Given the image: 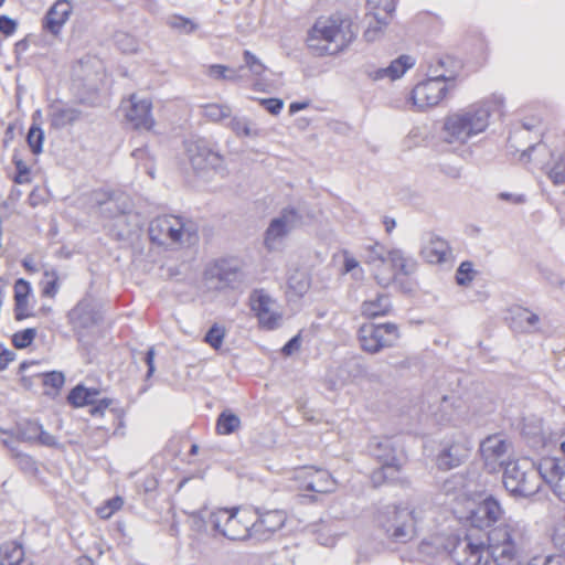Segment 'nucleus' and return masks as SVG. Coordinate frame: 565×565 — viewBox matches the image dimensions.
Wrapping results in <instances>:
<instances>
[{
    "mask_svg": "<svg viewBox=\"0 0 565 565\" xmlns=\"http://www.w3.org/2000/svg\"><path fill=\"white\" fill-rule=\"evenodd\" d=\"M457 486H459V488L461 489L462 481H461V478L454 476L452 478H450L444 482L443 490L446 494H450L454 490L457 489Z\"/></svg>",
    "mask_w": 565,
    "mask_h": 565,
    "instance_id": "bf43d9fd",
    "label": "nucleus"
},
{
    "mask_svg": "<svg viewBox=\"0 0 565 565\" xmlns=\"http://www.w3.org/2000/svg\"><path fill=\"white\" fill-rule=\"evenodd\" d=\"M297 479L303 480V489L317 493H330L337 488L333 477L323 469L305 468Z\"/></svg>",
    "mask_w": 565,
    "mask_h": 565,
    "instance_id": "412c9836",
    "label": "nucleus"
},
{
    "mask_svg": "<svg viewBox=\"0 0 565 565\" xmlns=\"http://www.w3.org/2000/svg\"><path fill=\"white\" fill-rule=\"evenodd\" d=\"M99 391L96 388H87L82 384L76 385L67 395V402L75 408L86 405H94Z\"/></svg>",
    "mask_w": 565,
    "mask_h": 565,
    "instance_id": "c85d7f7f",
    "label": "nucleus"
},
{
    "mask_svg": "<svg viewBox=\"0 0 565 565\" xmlns=\"http://www.w3.org/2000/svg\"><path fill=\"white\" fill-rule=\"evenodd\" d=\"M344 273H351L353 269L359 267V262L349 254V252L344 250Z\"/></svg>",
    "mask_w": 565,
    "mask_h": 565,
    "instance_id": "e2e57ef3",
    "label": "nucleus"
},
{
    "mask_svg": "<svg viewBox=\"0 0 565 565\" xmlns=\"http://www.w3.org/2000/svg\"><path fill=\"white\" fill-rule=\"evenodd\" d=\"M387 259V250L385 247L379 243L371 245L366 249V258L365 262L369 265H372L375 269H379L381 266H384Z\"/></svg>",
    "mask_w": 565,
    "mask_h": 565,
    "instance_id": "4c0bfd02",
    "label": "nucleus"
},
{
    "mask_svg": "<svg viewBox=\"0 0 565 565\" xmlns=\"http://www.w3.org/2000/svg\"><path fill=\"white\" fill-rule=\"evenodd\" d=\"M542 465L540 470L529 459L508 461L503 471V484L513 497H531L542 486Z\"/></svg>",
    "mask_w": 565,
    "mask_h": 565,
    "instance_id": "0eeeda50",
    "label": "nucleus"
},
{
    "mask_svg": "<svg viewBox=\"0 0 565 565\" xmlns=\"http://www.w3.org/2000/svg\"><path fill=\"white\" fill-rule=\"evenodd\" d=\"M81 117V111L71 108V107H64V108H57L54 110L52 115V122L56 127H65L67 125H72L76 120H78Z\"/></svg>",
    "mask_w": 565,
    "mask_h": 565,
    "instance_id": "f704fd0d",
    "label": "nucleus"
},
{
    "mask_svg": "<svg viewBox=\"0 0 565 565\" xmlns=\"http://www.w3.org/2000/svg\"><path fill=\"white\" fill-rule=\"evenodd\" d=\"M211 511L201 510L194 511L190 513V518L192 520V529L199 533H206L209 526L211 527V523L209 522V514Z\"/></svg>",
    "mask_w": 565,
    "mask_h": 565,
    "instance_id": "a18cd8bd",
    "label": "nucleus"
},
{
    "mask_svg": "<svg viewBox=\"0 0 565 565\" xmlns=\"http://www.w3.org/2000/svg\"><path fill=\"white\" fill-rule=\"evenodd\" d=\"M217 278L223 281L226 286H234L239 282L243 278L242 271L238 267H222L217 273Z\"/></svg>",
    "mask_w": 565,
    "mask_h": 565,
    "instance_id": "37998d69",
    "label": "nucleus"
},
{
    "mask_svg": "<svg viewBox=\"0 0 565 565\" xmlns=\"http://www.w3.org/2000/svg\"><path fill=\"white\" fill-rule=\"evenodd\" d=\"M73 7L67 0H57L45 15L43 29L57 35L72 13Z\"/></svg>",
    "mask_w": 565,
    "mask_h": 565,
    "instance_id": "b1692460",
    "label": "nucleus"
},
{
    "mask_svg": "<svg viewBox=\"0 0 565 565\" xmlns=\"http://www.w3.org/2000/svg\"><path fill=\"white\" fill-rule=\"evenodd\" d=\"M14 352L10 350H3L0 353V371L4 370L14 360Z\"/></svg>",
    "mask_w": 565,
    "mask_h": 565,
    "instance_id": "0e129e2a",
    "label": "nucleus"
},
{
    "mask_svg": "<svg viewBox=\"0 0 565 565\" xmlns=\"http://www.w3.org/2000/svg\"><path fill=\"white\" fill-rule=\"evenodd\" d=\"M131 156L137 160V164L139 167H142L146 171V173L154 178V164H153V158L150 156L149 150L147 147L138 148L132 151Z\"/></svg>",
    "mask_w": 565,
    "mask_h": 565,
    "instance_id": "58836bf2",
    "label": "nucleus"
},
{
    "mask_svg": "<svg viewBox=\"0 0 565 565\" xmlns=\"http://www.w3.org/2000/svg\"><path fill=\"white\" fill-rule=\"evenodd\" d=\"M415 65V60L411 55H401L393 60L391 64L377 72L380 77H388L391 79L401 78L407 70Z\"/></svg>",
    "mask_w": 565,
    "mask_h": 565,
    "instance_id": "c756f323",
    "label": "nucleus"
},
{
    "mask_svg": "<svg viewBox=\"0 0 565 565\" xmlns=\"http://www.w3.org/2000/svg\"><path fill=\"white\" fill-rule=\"evenodd\" d=\"M451 255L448 243L439 236L429 234L420 248V256L429 264H443Z\"/></svg>",
    "mask_w": 565,
    "mask_h": 565,
    "instance_id": "5701e85b",
    "label": "nucleus"
},
{
    "mask_svg": "<svg viewBox=\"0 0 565 565\" xmlns=\"http://www.w3.org/2000/svg\"><path fill=\"white\" fill-rule=\"evenodd\" d=\"M490 563L494 565H522L526 556L530 536L521 522L508 520L488 533Z\"/></svg>",
    "mask_w": 565,
    "mask_h": 565,
    "instance_id": "f03ea898",
    "label": "nucleus"
},
{
    "mask_svg": "<svg viewBox=\"0 0 565 565\" xmlns=\"http://www.w3.org/2000/svg\"><path fill=\"white\" fill-rule=\"evenodd\" d=\"M230 127L238 137H252L258 135L256 130L250 128L249 121L245 118H232L230 121Z\"/></svg>",
    "mask_w": 565,
    "mask_h": 565,
    "instance_id": "49530a36",
    "label": "nucleus"
},
{
    "mask_svg": "<svg viewBox=\"0 0 565 565\" xmlns=\"http://www.w3.org/2000/svg\"><path fill=\"white\" fill-rule=\"evenodd\" d=\"M450 557L457 565H490L488 542L467 533L457 539Z\"/></svg>",
    "mask_w": 565,
    "mask_h": 565,
    "instance_id": "9b49d317",
    "label": "nucleus"
},
{
    "mask_svg": "<svg viewBox=\"0 0 565 565\" xmlns=\"http://www.w3.org/2000/svg\"><path fill=\"white\" fill-rule=\"evenodd\" d=\"M17 439L23 444L33 445L35 440V426L32 423H29L25 428L21 426L18 427Z\"/></svg>",
    "mask_w": 565,
    "mask_h": 565,
    "instance_id": "603ef678",
    "label": "nucleus"
},
{
    "mask_svg": "<svg viewBox=\"0 0 565 565\" xmlns=\"http://www.w3.org/2000/svg\"><path fill=\"white\" fill-rule=\"evenodd\" d=\"M185 154L189 162L196 171L221 168L224 163L223 156L212 149L203 138H190L184 141Z\"/></svg>",
    "mask_w": 565,
    "mask_h": 565,
    "instance_id": "f8f14e48",
    "label": "nucleus"
},
{
    "mask_svg": "<svg viewBox=\"0 0 565 565\" xmlns=\"http://www.w3.org/2000/svg\"><path fill=\"white\" fill-rule=\"evenodd\" d=\"M124 505L121 497H115L106 502V505L99 509V515L104 519L111 516L116 511L120 510Z\"/></svg>",
    "mask_w": 565,
    "mask_h": 565,
    "instance_id": "3c124183",
    "label": "nucleus"
},
{
    "mask_svg": "<svg viewBox=\"0 0 565 565\" xmlns=\"http://www.w3.org/2000/svg\"><path fill=\"white\" fill-rule=\"evenodd\" d=\"M31 291L30 284L20 278L15 281L14 285V301H15V319L22 320L30 316V312L28 310V297Z\"/></svg>",
    "mask_w": 565,
    "mask_h": 565,
    "instance_id": "cd10ccee",
    "label": "nucleus"
},
{
    "mask_svg": "<svg viewBox=\"0 0 565 565\" xmlns=\"http://www.w3.org/2000/svg\"><path fill=\"white\" fill-rule=\"evenodd\" d=\"M146 363L148 365L147 376H151L154 372V350L150 348L146 353Z\"/></svg>",
    "mask_w": 565,
    "mask_h": 565,
    "instance_id": "69168bd1",
    "label": "nucleus"
},
{
    "mask_svg": "<svg viewBox=\"0 0 565 565\" xmlns=\"http://www.w3.org/2000/svg\"><path fill=\"white\" fill-rule=\"evenodd\" d=\"M34 329H26L21 332H17L12 338V343L17 349H23L30 345L34 338Z\"/></svg>",
    "mask_w": 565,
    "mask_h": 565,
    "instance_id": "8fccbe9b",
    "label": "nucleus"
},
{
    "mask_svg": "<svg viewBox=\"0 0 565 565\" xmlns=\"http://www.w3.org/2000/svg\"><path fill=\"white\" fill-rule=\"evenodd\" d=\"M375 525L392 545H406L417 537V516L414 508L390 504L380 509Z\"/></svg>",
    "mask_w": 565,
    "mask_h": 565,
    "instance_id": "7ed1b4c3",
    "label": "nucleus"
},
{
    "mask_svg": "<svg viewBox=\"0 0 565 565\" xmlns=\"http://www.w3.org/2000/svg\"><path fill=\"white\" fill-rule=\"evenodd\" d=\"M542 476L551 486L555 495L565 501V466H562L555 458L544 459L542 462Z\"/></svg>",
    "mask_w": 565,
    "mask_h": 565,
    "instance_id": "4be33fe9",
    "label": "nucleus"
},
{
    "mask_svg": "<svg viewBox=\"0 0 565 565\" xmlns=\"http://www.w3.org/2000/svg\"><path fill=\"white\" fill-rule=\"evenodd\" d=\"M65 383V376L62 372L52 371L43 374L44 395L55 397L58 395Z\"/></svg>",
    "mask_w": 565,
    "mask_h": 565,
    "instance_id": "72a5a7b5",
    "label": "nucleus"
},
{
    "mask_svg": "<svg viewBox=\"0 0 565 565\" xmlns=\"http://www.w3.org/2000/svg\"><path fill=\"white\" fill-rule=\"evenodd\" d=\"M249 300L250 308L264 329L274 330L279 326L281 315L275 311V301L268 294L255 290Z\"/></svg>",
    "mask_w": 565,
    "mask_h": 565,
    "instance_id": "a211bd4d",
    "label": "nucleus"
},
{
    "mask_svg": "<svg viewBox=\"0 0 565 565\" xmlns=\"http://www.w3.org/2000/svg\"><path fill=\"white\" fill-rule=\"evenodd\" d=\"M168 24L170 28L178 30L179 32H182L184 34H190L198 29L196 23L181 15L171 17L168 20Z\"/></svg>",
    "mask_w": 565,
    "mask_h": 565,
    "instance_id": "c03bdc74",
    "label": "nucleus"
},
{
    "mask_svg": "<svg viewBox=\"0 0 565 565\" xmlns=\"http://www.w3.org/2000/svg\"><path fill=\"white\" fill-rule=\"evenodd\" d=\"M353 21L341 13L320 17L308 32V49L317 56L337 55L355 40Z\"/></svg>",
    "mask_w": 565,
    "mask_h": 565,
    "instance_id": "f257e3e1",
    "label": "nucleus"
},
{
    "mask_svg": "<svg viewBox=\"0 0 565 565\" xmlns=\"http://www.w3.org/2000/svg\"><path fill=\"white\" fill-rule=\"evenodd\" d=\"M211 530L231 541L253 539L252 514L238 508L217 509L209 514Z\"/></svg>",
    "mask_w": 565,
    "mask_h": 565,
    "instance_id": "6e6552de",
    "label": "nucleus"
},
{
    "mask_svg": "<svg viewBox=\"0 0 565 565\" xmlns=\"http://www.w3.org/2000/svg\"><path fill=\"white\" fill-rule=\"evenodd\" d=\"M392 305L387 295H377L375 299L362 302L361 312L364 317L374 319L386 316L391 311Z\"/></svg>",
    "mask_w": 565,
    "mask_h": 565,
    "instance_id": "bb28decb",
    "label": "nucleus"
},
{
    "mask_svg": "<svg viewBox=\"0 0 565 565\" xmlns=\"http://www.w3.org/2000/svg\"><path fill=\"white\" fill-rule=\"evenodd\" d=\"M520 159L544 171L554 185H565V149L553 153L545 143L539 142L522 151Z\"/></svg>",
    "mask_w": 565,
    "mask_h": 565,
    "instance_id": "1a4fd4ad",
    "label": "nucleus"
},
{
    "mask_svg": "<svg viewBox=\"0 0 565 565\" xmlns=\"http://www.w3.org/2000/svg\"><path fill=\"white\" fill-rule=\"evenodd\" d=\"M473 265L471 262H462L456 273V281L460 286H466L473 279Z\"/></svg>",
    "mask_w": 565,
    "mask_h": 565,
    "instance_id": "de8ad7c7",
    "label": "nucleus"
},
{
    "mask_svg": "<svg viewBox=\"0 0 565 565\" xmlns=\"http://www.w3.org/2000/svg\"><path fill=\"white\" fill-rule=\"evenodd\" d=\"M33 363L23 362L20 365L21 382L25 388L33 386V374L28 375L26 372L31 369Z\"/></svg>",
    "mask_w": 565,
    "mask_h": 565,
    "instance_id": "4d7b16f0",
    "label": "nucleus"
},
{
    "mask_svg": "<svg viewBox=\"0 0 565 565\" xmlns=\"http://www.w3.org/2000/svg\"><path fill=\"white\" fill-rule=\"evenodd\" d=\"M470 449V443L462 435L445 440L436 458L438 469L447 471L459 467L469 457Z\"/></svg>",
    "mask_w": 565,
    "mask_h": 565,
    "instance_id": "2eb2a0df",
    "label": "nucleus"
},
{
    "mask_svg": "<svg viewBox=\"0 0 565 565\" xmlns=\"http://www.w3.org/2000/svg\"><path fill=\"white\" fill-rule=\"evenodd\" d=\"M241 427V418L232 411H223L216 419V433L218 435H231Z\"/></svg>",
    "mask_w": 565,
    "mask_h": 565,
    "instance_id": "473e14b6",
    "label": "nucleus"
},
{
    "mask_svg": "<svg viewBox=\"0 0 565 565\" xmlns=\"http://www.w3.org/2000/svg\"><path fill=\"white\" fill-rule=\"evenodd\" d=\"M510 444L501 435L488 436L480 445L481 457L489 471L499 470L505 462Z\"/></svg>",
    "mask_w": 565,
    "mask_h": 565,
    "instance_id": "f3484780",
    "label": "nucleus"
},
{
    "mask_svg": "<svg viewBox=\"0 0 565 565\" xmlns=\"http://www.w3.org/2000/svg\"><path fill=\"white\" fill-rule=\"evenodd\" d=\"M111 404L113 399L110 398H96V402L94 405H92L89 413L92 416H104L105 412L110 407Z\"/></svg>",
    "mask_w": 565,
    "mask_h": 565,
    "instance_id": "6e6d98bb",
    "label": "nucleus"
},
{
    "mask_svg": "<svg viewBox=\"0 0 565 565\" xmlns=\"http://www.w3.org/2000/svg\"><path fill=\"white\" fill-rule=\"evenodd\" d=\"M14 163L17 168V175L14 181L19 184L31 182V173L26 164L17 158H14Z\"/></svg>",
    "mask_w": 565,
    "mask_h": 565,
    "instance_id": "864d4df0",
    "label": "nucleus"
},
{
    "mask_svg": "<svg viewBox=\"0 0 565 565\" xmlns=\"http://www.w3.org/2000/svg\"><path fill=\"white\" fill-rule=\"evenodd\" d=\"M202 115L211 121H220L231 116V108L227 105L210 103L202 106Z\"/></svg>",
    "mask_w": 565,
    "mask_h": 565,
    "instance_id": "e433bc0d",
    "label": "nucleus"
},
{
    "mask_svg": "<svg viewBox=\"0 0 565 565\" xmlns=\"http://www.w3.org/2000/svg\"><path fill=\"white\" fill-rule=\"evenodd\" d=\"M391 264V269L388 273L382 275L380 273H375L374 277L379 285L386 287L391 282L394 281L396 277V270H398L402 275H411L414 273L416 263L405 257L404 253L401 249H391L387 252V259Z\"/></svg>",
    "mask_w": 565,
    "mask_h": 565,
    "instance_id": "aec40b11",
    "label": "nucleus"
},
{
    "mask_svg": "<svg viewBox=\"0 0 565 565\" xmlns=\"http://www.w3.org/2000/svg\"><path fill=\"white\" fill-rule=\"evenodd\" d=\"M543 565H565V556L562 554L548 555Z\"/></svg>",
    "mask_w": 565,
    "mask_h": 565,
    "instance_id": "338daca9",
    "label": "nucleus"
},
{
    "mask_svg": "<svg viewBox=\"0 0 565 565\" xmlns=\"http://www.w3.org/2000/svg\"><path fill=\"white\" fill-rule=\"evenodd\" d=\"M35 136V121L31 124L28 132V143L31 148L32 152L35 153V141L33 140Z\"/></svg>",
    "mask_w": 565,
    "mask_h": 565,
    "instance_id": "774afa93",
    "label": "nucleus"
},
{
    "mask_svg": "<svg viewBox=\"0 0 565 565\" xmlns=\"http://www.w3.org/2000/svg\"><path fill=\"white\" fill-rule=\"evenodd\" d=\"M503 514L504 510L499 501L490 495L470 509L467 515H459V518L468 520L475 527L486 529L500 521Z\"/></svg>",
    "mask_w": 565,
    "mask_h": 565,
    "instance_id": "dca6fc26",
    "label": "nucleus"
},
{
    "mask_svg": "<svg viewBox=\"0 0 565 565\" xmlns=\"http://www.w3.org/2000/svg\"><path fill=\"white\" fill-rule=\"evenodd\" d=\"M299 339L300 337L299 335H295L294 338H291L284 347H282V353L285 355H290L292 354L294 351L298 350L299 349Z\"/></svg>",
    "mask_w": 565,
    "mask_h": 565,
    "instance_id": "052dcab7",
    "label": "nucleus"
},
{
    "mask_svg": "<svg viewBox=\"0 0 565 565\" xmlns=\"http://www.w3.org/2000/svg\"><path fill=\"white\" fill-rule=\"evenodd\" d=\"M116 46L125 54L136 53L138 50V42L135 36L126 32H117L115 34Z\"/></svg>",
    "mask_w": 565,
    "mask_h": 565,
    "instance_id": "79ce46f5",
    "label": "nucleus"
},
{
    "mask_svg": "<svg viewBox=\"0 0 565 565\" xmlns=\"http://www.w3.org/2000/svg\"><path fill=\"white\" fill-rule=\"evenodd\" d=\"M301 215L295 207H285L278 217L270 221L266 232L264 244L268 250L277 249L282 239L301 223Z\"/></svg>",
    "mask_w": 565,
    "mask_h": 565,
    "instance_id": "4468645a",
    "label": "nucleus"
},
{
    "mask_svg": "<svg viewBox=\"0 0 565 565\" xmlns=\"http://www.w3.org/2000/svg\"><path fill=\"white\" fill-rule=\"evenodd\" d=\"M451 63L449 57L438 58L429 68L430 77L417 84L412 92L414 105L425 109L438 105L447 92L446 82L455 79V72L446 68Z\"/></svg>",
    "mask_w": 565,
    "mask_h": 565,
    "instance_id": "423d86ee",
    "label": "nucleus"
},
{
    "mask_svg": "<svg viewBox=\"0 0 565 565\" xmlns=\"http://www.w3.org/2000/svg\"><path fill=\"white\" fill-rule=\"evenodd\" d=\"M366 6L373 18L382 24H386L387 19L395 11L394 0H366Z\"/></svg>",
    "mask_w": 565,
    "mask_h": 565,
    "instance_id": "2f4dec72",
    "label": "nucleus"
},
{
    "mask_svg": "<svg viewBox=\"0 0 565 565\" xmlns=\"http://www.w3.org/2000/svg\"><path fill=\"white\" fill-rule=\"evenodd\" d=\"M256 519H252L253 539L259 542L270 540L278 531H280L287 521V513L281 509L267 510L264 508L253 509Z\"/></svg>",
    "mask_w": 565,
    "mask_h": 565,
    "instance_id": "ddd939ff",
    "label": "nucleus"
},
{
    "mask_svg": "<svg viewBox=\"0 0 565 565\" xmlns=\"http://www.w3.org/2000/svg\"><path fill=\"white\" fill-rule=\"evenodd\" d=\"M15 28L17 23L12 19L6 15L0 17V32L10 35L15 31Z\"/></svg>",
    "mask_w": 565,
    "mask_h": 565,
    "instance_id": "13d9d810",
    "label": "nucleus"
},
{
    "mask_svg": "<svg viewBox=\"0 0 565 565\" xmlns=\"http://www.w3.org/2000/svg\"><path fill=\"white\" fill-rule=\"evenodd\" d=\"M369 447L379 462H393L395 459H398L395 445L391 438L374 437L371 439Z\"/></svg>",
    "mask_w": 565,
    "mask_h": 565,
    "instance_id": "a878e982",
    "label": "nucleus"
},
{
    "mask_svg": "<svg viewBox=\"0 0 565 565\" xmlns=\"http://www.w3.org/2000/svg\"><path fill=\"white\" fill-rule=\"evenodd\" d=\"M399 338L398 326L393 322L364 323L358 331L361 349L371 354L394 347Z\"/></svg>",
    "mask_w": 565,
    "mask_h": 565,
    "instance_id": "9d476101",
    "label": "nucleus"
},
{
    "mask_svg": "<svg viewBox=\"0 0 565 565\" xmlns=\"http://www.w3.org/2000/svg\"><path fill=\"white\" fill-rule=\"evenodd\" d=\"M150 241L166 247H180L198 238L196 225L185 217L167 214L157 216L149 224Z\"/></svg>",
    "mask_w": 565,
    "mask_h": 565,
    "instance_id": "39448f33",
    "label": "nucleus"
},
{
    "mask_svg": "<svg viewBox=\"0 0 565 565\" xmlns=\"http://www.w3.org/2000/svg\"><path fill=\"white\" fill-rule=\"evenodd\" d=\"M260 104L273 115H278L284 107V102L280 98H264L260 99Z\"/></svg>",
    "mask_w": 565,
    "mask_h": 565,
    "instance_id": "5fc2aeb1",
    "label": "nucleus"
},
{
    "mask_svg": "<svg viewBox=\"0 0 565 565\" xmlns=\"http://www.w3.org/2000/svg\"><path fill=\"white\" fill-rule=\"evenodd\" d=\"M370 478L375 488L388 483H402L404 482L402 463L398 459H395L393 462H381V467L373 470Z\"/></svg>",
    "mask_w": 565,
    "mask_h": 565,
    "instance_id": "393cba45",
    "label": "nucleus"
},
{
    "mask_svg": "<svg viewBox=\"0 0 565 565\" xmlns=\"http://www.w3.org/2000/svg\"><path fill=\"white\" fill-rule=\"evenodd\" d=\"M38 441L45 446H50V447L57 445L56 438L53 435H51L44 430H41L38 434Z\"/></svg>",
    "mask_w": 565,
    "mask_h": 565,
    "instance_id": "680f3d73",
    "label": "nucleus"
},
{
    "mask_svg": "<svg viewBox=\"0 0 565 565\" xmlns=\"http://www.w3.org/2000/svg\"><path fill=\"white\" fill-rule=\"evenodd\" d=\"M225 334V328L218 323H214L206 332L204 341L214 350H218L223 344Z\"/></svg>",
    "mask_w": 565,
    "mask_h": 565,
    "instance_id": "a19ab883",
    "label": "nucleus"
},
{
    "mask_svg": "<svg viewBox=\"0 0 565 565\" xmlns=\"http://www.w3.org/2000/svg\"><path fill=\"white\" fill-rule=\"evenodd\" d=\"M244 62L249 72L257 78H262L267 71L266 65L250 51L243 53Z\"/></svg>",
    "mask_w": 565,
    "mask_h": 565,
    "instance_id": "ea45409f",
    "label": "nucleus"
},
{
    "mask_svg": "<svg viewBox=\"0 0 565 565\" xmlns=\"http://www.w3.org/2000/svg\"><path fill=\"white\" fill-rule=\"evenodd\" d=\"M45 281L42 290V295L45 297H54L58 290L57 280L58 277L55 273H44Z\"/></svg>",
    "mask_w": 565,
    "mask_h": 565,
    "instance_id": "09e8293b",
    "label": "nucleus"
},
{
    "mask_svg": "<svg viewBox=\"0 0 565 565\" xmlns=\"http://www.w3.org/2000/svg\"><path fill=\"white\" fill-rule=\"evenodd\" d=\"M490 110L483 104H475L449 115L445 119V139L449 143H465L483 132L489 126Z\"/></svg>",
    "mask_w": 565,
    "mask_h": 565,
    "instance_id": "20e7f679",
    "label": "nucleus"
},
{
    "mask_svg": "<svg viewBox=\"0 0 565 565\" xmlns=\"http://www.w3.org/2000/svg\"><path fill=\"white\" fill-rule=\"evenodd\" d=\"M129 107L126 110V118L135 129L150 131L154 127V119L151 114L152 103L149 99H141L136 94L129 97Z\"/></svg>",
    "mask_w": 565,
    "mask_h": 565,
    "instance_id": "6ab92c4d",
    "label": "nucleus"
},
{
    "mask_svg": "<svg viewBox=\"0 0 565 565\" xmlns=\"http://www.w3.org/2000/svg\"><path fill=\"white\" fill-rule=\"evenodd\" d=\"M73 318L78 320L83 327L96 323L102 317L99 310L87 300H83L72 311Z\"/></svg>",
    "mask_w": 565,
    "mask_h": 565,
    "instance_id": "7c9ffc66",
    "label": "nucleus"
},
{
    "mask_svg": "<svg viewBox=\"0 0 565 565\" xmlns=\"http://www.w3.org/2000/svg\"><path fill=\"white\" fill-rule=\"evenodd\" d=\"M207 75L215 79L238 82L242 76L237 70L230 68L222 64H213L209 66Z\"/></svg>",
    "mask_w": 565,
    "mask_h": 565,
    "instance_id": "c9c22d12",
    "label": "nucleus"
}]
</instances>
